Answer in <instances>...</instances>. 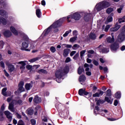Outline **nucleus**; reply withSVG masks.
I'll return each mask as SVG.
<instances>
[{
    "instance_id": "1",
    "label": "nucleus",
    "mask_w": 125,
    "mask_h": 125,
    "mask_svg": "<svg viewBox=\"0 0 125 125\" xmlns=\"http://www.w3.org/2000/svg\"><path fill=\"white\" fill-rule=\"evenodd\" d=\"M64 19H61L55 22L52 24L50 27H49L46 30H44L43 34L44 36H47L49 33L51 31V29H56V28H58V27H60L61 25H62V23H63V21Z\"/></svg>"
},
{
    "instance_id": "2",
    "label": "nucleus",
    "mask_w": 125,
    "mask_h": 125,
    "mask_svg": "<svg viewBox=\"0 0 125 125\" xmlns=\"http://www.w3.org/2000/svg\"><path fill=\"white\" fill-rule=\"evenodd\" d=\"M110 6V3L107 1H103L97 4L95 7V9L97 11H101L107 7Z\"/></svg>"
},
{
    "instance_id": "3",
    "label": "nucleus",
    "mask_w": 125,
    "mask_h": 125,
    "mask_svg": "<svg viewBox=\"0 0 125 125\" xmlns=\"http://www.w3.org/2000/svg\"><path fill=\"white\" fill-rule=\"evenodd\" d=\"M69 72V66H66L63 69L61 68L56 72L55 76L57 79H61L64 74Z\"/></svg>"
},
{
    "instance_id": "4",
    "label": "nucleus",
    "mask_w": 125,
    "mask_h": 125,
    "mask_svg": "<svg viewBox=\"0 0 125 125\" xmlns=\"http://www.w3.org/2000/svg\"><path fill=\"white\" fill-rule=\"evenodd\" d=\"M23 102L21 100H13L11 103L9 104V110H10L11 112H14V105H22Z\"/></svg>"
},
{
    "instance_id": "5",
    "label": "nucleus",
    "mask_w": 125,
    "mask_h": 125,
    "mask_svg": "<svg viewBox=\"0 0 125 125\" xmlns=\"http://www.w3.org/2000/svg\"><path fill=\"white\" fill-rule=\"evenodd\" d=\"M118 39L117 42H122L125 40V25L123 27L121 30V33L118 37Z\"/></svg>"
},
{
    "instance_id": "6",
    "label": "nucleus",
    "mask_w": 125,
    "mask_h": 125,
    "mask_svg": "<svg viewBox=\"0 0 125 125\" xmlns=\"http://www.w3.org/2000/svg\"><path fill=\"white\" fill-rule=\"evenodd\" d=\"M80 18H81V15H80V14L75 13L72 15H69L67 17V19L68 22H71L70 20H72V19H74V20L78 21L80 20Z\"/></svg>"
},
{
    "instance_id": "7",
    "label": "nucleus",
    "mask_w": 125,
    "mask_h": 125,
    "mask_svg": "<svg viewBox=\"0 0 125 125\" xmlns=\"http://www.w3.org/2000/svg\"><path fill=\"white\" fill-rule=\"evenodd\" d=\"M89 67L91 69L93 68V64H88L87 63L84 64V67L85 68V71H86V75L87 76H91V72L89 71Z\"/></svg>"
},
{
    "instance_id": "8",
    "label": "nucleus",
    "mask_w": 125,
    "mask_h": 125,
    "mask_svg": "<svg viewBox=\"0 0 125 125\" xmlns=\"http://www.w3.org/2000/svg\"><path fill=\"white\" fill-rule=\"evenodd\" d=\"M119 43H117V42H115L113 44H112L110 45V49L111 50V51H117V50H118V49H119Z\"/></svg>"
},
{
    "instance_id": "9",
    "label": "nucleus",
    "mask_w": 125,
    "mask_h": 125,
    "mask_svg": "<svg viewBox=\"0 0 125 125\" xmlns=\"http://www.w3.org/2000/svg\"><path fill=\"white\" fill-rule=\"evenodd\" d=\"M29 46L28 41H24L22 43L21 50H25V51H30V49H26Z\"/></svg>"
},
{
    "instance_id": "10",
    "label": "nucleus",
    "mask_w": 125,
    "mask_h": 125,
    "mask_svg": "<svg viewBox=\"0 0 125 125\" xmlns=\"http://www.w3.org/2000/svg\"><path fill=\"white\" fill-rule=\"evenodd\" d=\"M23 86H24V82L22 81L19 84V89H18L19 92H23V91H25V88L23 87Z\"/></svg>"
},
{
    "instance_id": "11",
    "label": "nucleus",
    "mask_w": 125,
    "mask_h": 125,
    "mask_svg": "<svg viewBox=\"0 0 125 125\" xmlns=\"http://www.w3.org/2000/svg\"><path fill=\"white\" fill-rule=\"evenodd\" d=\"M4 113L7 119L9 120L10 122H11V120H12V114H11V113H10L8 110H6L4 112Z\"/></svg>"
},
{
    "instance_id": "12",
    "label": "nucleus",
    "mask_w": 125,
    "mask_h": 125,
    "mask_svg": "<svg viewBox=\"0 0 125 125\" xmlns=\"http://www.w3.org/2000/svg\"><path fill=\"white\" fill-rule=\"evenodd\" d=\"M98 47L100 48V52H102V53H108L109 51V48H104L102 49L101 48L103 47V45H100Z\"/></svg>"
},
{
    "instance_id": "13",
    "label": "nucleus",
    "mask_w": 125,
    "mask_h": 125,
    "mask_svg": "<svg viewBox=\"0 0 125 125\" xmlns=\"http://www.w3.org/2000/svg\"><path fill=\"white\" fill-rule=\"evenodd\" d=\"M121 28V25H119L118 23H116L114 27H111L110 29V32H117Z\"/></svg>"
},
{
    "instance_id": "14",
    "label": "nucleus",
    "mask_w": 125,
    "mask_h": 125,
    "mask_svg": "<svg viewBox=\"0 0 125 125\" xmlns=\"http://www.w3.org/2000/svg\"><path fill=\"white\" fill-rule=\"evenodd\" d=\"M3 35L5 38H10L12 36V33L10 31L6 30L3 32Z\"/></svg>"
},
{
    "instance_id": "15",
    "label": "nucleus",
    "mask_w": 125,
    "mask_h": 125,
    "mask_svg": "<svg viewBox=\"0 0 125 125\" xmlns=\"http://www.w3.org/2000/svg\"><path fill=\"white\" fill-rule=\"evenodd\" d=\"M79 94L81 96H83V94L84 95H87V94H88V92L85 91V89H80L79 90Z\"/></svg>"
},
{
    "instance_id": "16",
    "label": "nucleus",
    "mask_w": 125,
    "mask_h": 125,
    "mask_svg": "<svg viewBox=\"0 0 125 125\" xmlns=\"http://www.w3.org/2000/svg\"><path fill=\"white\" fill-rule=\"evenodd\" d=\"M103 93L104 92L101 90H99V92H97L94 94H93V97H99L100 96H102L103 95Z\"/></svg>"
},
{
    "instance_id": "17",
    "label": "nucleus",
    "mask_w": 125,
    "mask_h": 125,
    "mask_svg": "<svg viewBox=\"0 0 125 125\" xmlns=\"http://www.w3.org/2000/svg\"><path fill=\"white\" fill-rule=\"evenodd\" d=\"M6 90H7V88H4L2 89V94L4 96H9V95H11V92H10L9 94H7V92H6Z\"/></svg>"
},
{
    "instance_id": "18",
    "label": "nucleus",
    "mask_w": 125,
    "mask_h": 125,
    "mask_svg": "<svg viewBox=\"0 0 125 125\" xmlns=\"http://www.w3.org/2000/svg\"><path fill=\"white\" fill-rule=\"evenodd\" d=\"M90 16H91V14L86 13L84 17V20L86 22H88V21H89V19H90Z\"/></svg>"
},
{
    "instance_id": "19",
    "label": "nucleus",
    "mask_w": 125,
    "mask_h": 125,
    "mask_svg": "<svg viewBox=\"0 0 125 125\" xmlns=\"http://www.w3.org/2000/svg\"><path fill=\"white\" fill-rule=\"evenodd\" d=\"M33 101L35 103L38 104V103H41L42 102V99L38 96H35Z\"/></svg>"
},
{
    "instance_id": "20",
    "label": "nucleus",
    "mask_w": 125,
    "mask_h": 125,
    "mask_svg": "<svg viewBox=\"0 0 125 125\" xmlns=\"http://www.w3.org/2000/svg\"><path fill=\"white\" fill-rule=\"evenodd\" d=\"M2 24V25H6L7 24V21L3 18L0 17V25Z\"/></svg>"
},
{
    "instance_id": "21",
    "label": "nucleus",
    "mask_w": 125,
    "mask_h": 125,
    "mask_svg": "<svg viewBox=\"0 0 125 125\" xmlns=\"http://www.w3.org/2000/svg\"><path fill=\"white\" fill-rule=\"evenodd\" d=\"M10 29V31L12 32V33H13V34H14V35L15 36H17V35H18V31L16 30V29H15L14 27L11 26Z\"/></svg>"
},
{
    "instance_id": "22",
    "label": "nucleus",
    "mask_w": 125,
    "mask_h": 125,
    "mask_svg": "<svg viewBox=\"0 0 125 125\" xmlns=\"http://www.w3.org/2000/svg\"><path fill=\"white\" fill-rule=\"evenodd\" d=\"M106 42L108 43H113L115 42V38H112L111 37H108L106 38Z\"/></svg>"
},
{
    "instance_id": "23",
    "label": "nucleus",
    "mask_w": 125,
    "mask_h": 125,
    "mask_svg": "<svg viewBox=\"0 0 125 125\" xmlns=\"http://www.w3.org/2000/svg\"><path fill=\"white\" fill-rule=\"evenodd\" d=\"M89 39L91 40H96V34L94 33H90L89 35Z\"/></svg>"
},
{
    "instance_id": "24",
    "label": "nucleus",
    "mask_w": 125,
    "mask_h": 125,
    "mask_svg": "<svg viewBox=\"0 0 125 125\" xmlns=\"http://www.w3.org/2000/svg\"><path fill=\"white\" fill-rule=\"evenodd\" d=\"M25 87L26 90H30V89L33 87V85L31 83H26L25 85Z\"/></svg>"
},
{
    "instance_id": "25",
    "label": "nucleus",
    "mask_w": 125,
    "mask_h": 125,
    "mask_svg": "<svg viewBox=\"0 0 125 125\" xmlns=\"http://www.w3.org/2000/svg\"><path fill=\"white\" fill-rule=\"evenodd\" d=\"M69 50L68 49H64L63 54L64 57H67L69 55Z\"/></svg>"
},
{
    "instance_id": "26",
    "label": "nucleus",
    "mask_w": 125,
    "mask_h": 125,
    "mask_svg": "<svg viewBox=\"0 0 125 125\" xmlns=\"http://www.w3.org/2000/svg\"><path fill=\"white\" fill-rule=\"evenodd\" d=\"M36 15L38 18H41V17H42V12L40 9H38L36 10Z\"/></svg>"
},
{
    "instance_id": "27",
    "label": "nucleus",
    "mask_w": 125,
    "mask_h": 125,
    "mask_svg": "<svg viewBox=\"0 0 125 125\" xmlns=\"http://www.w3.org/2000/svg\"><path fill=\"white\" fill-rule=\"evenodd\" d=\"M0 15H1V16H3V17H6V15H7V13H6L5 11L1 10H0Z\"/></svg>"
},
{
    "instance_id": "28",
    "label": "nucleus",
    "mask_w": 125,
    "mask_h": 125,
    "mask_svg": "<svg viewBox=\"0 0 125 125\" xmlns=\"http://www.w3.org/2000/svg\"><path fill=\"white\" fill-rule=\"evenodd\" d=\"M114 16V14H111V16H109L107 18V21L108 22H112L113 21V17L112 16Z\"/></svg>"
},
{
    "instance_id": "29",
    "label": "nucleus",
    "mask_w": 125,
    "mask_h": 125,
    "mask_svg": "<svg viewBox=\"0 0 125 125\" xmlns=\"http://www.w3.org/2000/svg\"><path fill=\"white\" fill-rule=\"evenodd\" d=\"M72 33V30L69 29L68 31H66L65 33L63 35V37L64 38H66V37H67L69 34Z\"/></svg>"
},
{
    "instance_id": "30",
    "label": "nucleus",
    "mask_w": 125,
    "mask_h": 125,
    "mask_svg": "<svg viewBox=\"0 0 125 125\" xmlns=\"http://www.w3.org/2000/svg\"><path fill=\"white\" fill-rule=\"evenodd\" d=\"M8 70L9 71H10V72H13V71H14V65H12V64H10V65H9V66H8Z\"/></svg>"
},
{
    "instance_id": "31",
    "label": "nucleus",
    "mask_w": 125,
    "mask_h": 125,
    "mask_svg": "<svg viewBox=\"0 0 125 125\" xmlns=\"http://www.w3.org/2000/svg\"><path fill=\"white\" fill-rule=\"evenodd\" d=\"M86 80V79L84 75L81 76L79 77V82H84Z\"/></svg>"
},
{
    "instance_id": "32",
    "label": "nucleus",
    "mask_w": 125,
    "mask_h": 125,
    "mask_svg": "<svg viewBox=\"0 0 125 125\" xmlns=\"http://www.w3.org/2000/svg\"><path fill=\"white\" fill-rule=\"evenodd\" d=\"M84 72V69L82 67H81V66H80L78 68V73L79 75H81V74H82V73Z\"/></svg>"
},
{
    "instance_id": "33",
    "label": "nucleus",
    "mask_w": 125,
    "mask_h": 125,
    "mask_svg": "<svg viewBox=\"0 0 125 125\" xmlns=\"http://www.w3.org/2000/svg\"><path fill=\"white\" fill-rule=\"evenodd\" d=\"M114 11V8H108L106 9V13L107 14H110L111 12H113Z\"/></svg>"
},
{
    "instance_id": "34",
    "label": "nucleus",
    "mask_w": 125,
    "mask_h": 125,
    "mask_svg": "<svg viewBox=\"0 0 125 125\" xmlns=\"http://www.w3.org/2000/svg\"><path fill=\"white\" fill-rule=\"evenodd\" d=\"M33 112H34V110L32 108H28L27 109V114H28V115H30V116L33 115Z\"/></svg>"
},
{
    "instance_id": "35",
    "label": "nucleus",
    "mask_w": 125,
    "mask_h": 125,
    "mask_svg": "<svg viewBox=\"0 0 125 125\" xmlns=\"http://www.w3.org/2000/svg\"><path fill=\"white\" fill-rule=\"evenodd\" d=\"M77 39H78V37L77 36H75L70 38L69 40V42H76V41H77Z\"/></svg>"
},
{
    "instance_id": "36",
    "label": "nucleus",
    "mask_w": 125,
    "mask_h": 125,
    "mask_svg": "<svg viewBox=\"0 0 125 125\" xmlns=\"http://www.w3.org/2000/svg\"><path fill=\"white\" fill-rule=\"evenodd\" d=\"M115 97H116V98H117V99H120V98H121V92H117L115 94Z\"/></svg>"
},
{
    "instance_id": "37",
    "label": "nucleus",
    "mask_w": 125,
    "mask_h": 125,
    "mask_svg": "<svg viewBox=\"0 0 125 125\" xmlns=\"http://www.w3.org/2000/svg\"><path fill=\"white\" fill-rule=\"evenodd\" d=\"M104 99L105 101H107L108 103H109V104H112V103H113V100H111L109 98L105 97Z\"/></svg>"
},
{
    "instance_id": "38",
    "label": "nucleus",
    "mask_w": 125,
    "mask_h": 125,
    "mask_svg": "<svg viewBox=\"0 0 125 125\" xmlns=\"http://www.w3.org/2000/svg\"><path fill=\"white\" fill-rule=\"evenodd\" d=\"M39 74H47V71L44 69H41L38 71Z\"/></svg>"
},
{
    "instance_id": "39",
    "label": "nucleus",
    "mask_w": 125,
    "mask_h": 125,
    "mask_svg": "<svg viewBox=\"0 0 125 125\" xmlns=\"http://www.w3.org/2000/svg\"><path fill=\"white\" fill-rule=\"evenodd\" d=\"M40 59V58L37 57L35 58H33L30 60H29V62H31V63H34V62H36V61H38Z\"/></svg>"
},
{
    "instance_id": "40",
    "label": "nucleus",
    "mask_w": 125,
    "mask_h": 125,
    "mask_svg": "<svg viewBox=\"0 0 125 125\" xmlns=\"http://www.w3.org/2000/svg\"><path fill=\"white\" fill-rule=\"evenodd\" d=\"M26 62H27V61H21V62H18V64H20L21 65V66H26Z\"/></svg>"
},
{
    "instance_id": "41",
    "label": "nucleus",
    "mask_w": 125,
    "mask_h": 125,
    "mask_svg": "<svg viewBox=\"0 0 125 125\" xmlns=\"http://www.w3.org/2000/svg\"><path fill=\"white\" fill-rule=\"evenodd\" d=\"M18 125H25V123L22 120H20L18 122Z\"/></svg>"
},
{
    "instance_id": "42",
    "label": "nucleus",
    "mask_w": 125,
    "mask_h": 125,
    "mask_svg": "<svg viewBox=\"0 0 125 125\" xmlns=\"http://www.w3.org/2000/svg\"><path fill=\"white\" fill-rule=\"evenodd\" d=\"M106 93H107L106 96H108L109 97H110L111 95H112V92L110 89L107 90L106 91Z\"/></svg>"
},
{
    "instance_id": "43",
    "label": "nucleus",
    "mask_w": 125,
    "mask_h": 125,
    "mask_svg": "<svg viewBox=\"0 0 125 125\" xmlns=\"http://www.w3.org/2000/svg\"><path fill=\"white\" fill-rule=\"evenodd\" d=\"M50 51L52 52V53H54L55 51H56V49H55V47L51 46L50 48Z\"/></svg>"
},
{
    "instance_id": "44",
    "label": "nucleus",
    "mask_w": 125,
    "mask_h": 125,
    "mask_svg": "<svg viewBox=\"0 0 125 125\" xmlns=\"http://www.w3.org/2000/svg\"><path fill=\"white\" fill-rule=\"evenodd\" d=\"M86 52V50H83L80 52V57H83V55H84V54Z\"/></svg>"
},
{
    "instance_id": "45",
    "label": "nucleus",
    "mask_w": 125,
    "mask_h": 125,
    "mask_svg": "<svg viewBox=\"0 0 125 125\" xmlns=\"http://www.w3.org/2000/svg\"><path fill=\"white\" fill-rule=\"evenodd\" d=\"M103 103H104V101H101V100H99L97 102V105H100V104H103Z\"/></svg>"
},
{
    "instance_id": "46",
    "label": "nucleus",
    "mask_w": 125,
    "mask_h": 125,
    "mask_svg": "<svg viewBox=\"0 0 125 125\" xmlns=\"http://www.w3.org/2000/svg\"><path fill=\"white\" fill-rule=\"evenodd\" d=\"M93 63L94 65H95V66H98V65H99L98 62L95 60H93Z\"/></svg>"
},
{
    "instance_id": "47",
    "label": "nucleus",
    "mask_w": 125,
    "mask_h": 125,
    "mask_svg": "<svg viewBox=\"0 0 125 125\" xmlns=\"http://www.w3.org/2000/svg\"><path fill=\"white\" fill-rule=\"evenodd\" d=\"M118 22H119V24H121L122 23H125V20H124V19L123 18H120L119 19Z\"/></svg>"
},
{
    "instance_id": "48",
    "label": "nucleus",
    "mask_w": 125,
    "mask_h": 125,
    "mask_svg": "<svg viewBox=\"0 0 125 125\" xmlns=\"http://www.w3.org/2000/svg\"><path fill=\"white\" fill-rule=\"evenodd\" d=\"M3 120V113L1 112V111H0V120L2 121Z\"/></svg>"
},
{
    "instance_id": "49",
    "label": "nucleus",
    "mask_w": 125,
    "mask_h": 125,
    "mask_svg": "<svg viewBox=\"0 0 125 125\" xmlns=\"http://www.w3.org/2000/svg\"><path fill=\"white\" fill-rule=\"evenodd\" d=\"M110 27H111V26H110V25H106L104 29L105 32H107V31H108V30L110 29Z\"/></svg>"
},
{
    "instance_id": "50",
    "label": "nucleus",
    "mask_w": 125,
    "mask_h": 125,
    "mask_svg": "<svg viewBox=\"0 0 125 125\" xmlns=\"http://www.w3.org/2000/svg\"><path fill=\"white\" fill-rule=\"evenodd\" d=\"M0 66L2 68H3V69L5 68V66L4 65V62H0Z\"/></svg>"
},
{
    "instance_id": "51",
    "label": "nucleus",
    "mask_w": 125,
    "mask_h": 125,
    "mask_svg": "<svg viewBox=\"0 0 125 125\" xmlns=\"http://www.w3.org/2000/svg\"><path fill=\"white\" fill-rule=\"evenodd\" d=\"M80 47V45H79L78 44H75L74 45L73 47V49L74 50L77 49V48H79Z\"/></svg>"
},
{
    "instance_id": "52",
    "label": "nucleus",
    "mask_w": 125,
    "mask_h": 125,
    "mask_svg": "<svg viewBox=\"0 0 125 125\" xmlns=\"http://www.w3.org/2000/svg\"><path fill=\"white\" fill-rule=\"evenodd\" d=\"M79 53H76V55L73 57V59H74V60H77V59H78V57H79Z\"/></svg>"
},
{
    "instance_id": "53",
    "label": "nucleus",
    "mask_w": 125,
    "mask_h": 125,
    "mask_svg": "<svg viewBox=\"0 0 125 125\" xmlns=\"http://www.w3.org/2000/svg\"><path fill=\"white\" fill-rule=\"evenodd\" d=\"M3 45H4V42L3 41H0V46L1 48H3Z\"/></svg>"
},
{
    "instance_id": "54",
    "label": "nucleus",
    "mask_w": 125,
    "mask_h": 125,
    "mask_svg": "<svg viewBox=\"0 0 125 125\" xmlns=\"http://www.w3.org/2000/svg\"><path fill=\"white\" fill-rule=\"evenodd\" d=\"M16 116L18 119H21L22 117L21 116V115L19 114V113H16Z\"/></svg>"
},
{
    "instance_id": "55",
    "label": "nucleus",
    "mask_w": 125,
    "mask_h": 125,
    "mask_svg": "<svg viewBox=\"0 0 125 125\" xmlns=\"http://www.w3.org/2000/svg\"><path fill=\"white\" fill-rule=\"evenodd\" d=\"M77 53V51H73L70 53V56H74V55H75V54H76V53Z\"/></svg>"
},
{
    "instance_id": "56",
    "label": "nucleus",
    "mask_w": 125,
    "mask_h": 125,
    "mask_svg": "<svg viewBox=\"0 0 125 125\" xmlns=\"http://www.w3.org/2000/svg\"><path fill=\"white\" fill-rule=\"evenodd\" d=\"M71 61V58L70 57H67L65 60V63H68Z\"/></svg>"
},
{
    "instance_id": "57",
    "label": "nucleus",
    "mask_w": 125,
    "mask_h": 125,
    "mask_svg": "<svg viewBox=\"0 0 125 125\" xmlns=\"http://www.w3.org/2000/svg\"><path fill=\"white\" fill-rule=\"evenodd\" d=\"M26 68L28 70H31L32 69V65H27L26 66Z\"/></svg>"
},
{
    "instance_id": "58",
    "label": "nucleus",
    "mask_w": 125,
    "mask_h": 125,
    "mask_svg": "<svg viewBox=\"0 0 125 125\" xmlns=\"http://www.w3.org/2000/svg\"><path fill=\"white\" fill-rule=\"evenodd\" d=\"M4 109H5V107H4V104H3L1 105V110H0L2 113V111H4Z\"/></svg>"
},
{
    "instance_id": "59",
    "label": "nucleus",
    "mask_w": 125,
    "mask_h": 125,
    "mask_svg": "<svg viewBox=\"0 0 125 125\" xmlns=\"http://www.w3.org/2000/svg\"><path fill=\"white\" fill-rule=\"evenodd\" d=\"M3 72L4 73V74L6 76V77H9V74H8V73H7V72L6 71V70H4Z\"/></svg>"
},
{
    "instance_id": "60",
    "label": "nucleus",
    "mask_w": 125,
    "mask_h": 125,
    "mask_svg": "<svg viewBox=\"0 0 125 125\" xmlns=\"http://www.w3.org/2000/svg\"><path fill=\"white\" fill-rule=\"evenodd\" d=\"M31 123L32 125H36V120H35L34 119H31Z\"/></svg>"
},
{
    "instance_id": "61",
    "label": "nucleus",
    "mask_w": 125,
    "mask_h": 125,
    "mask_svg": "<svg viewBox=\"0 0 125 125\" xmlns=\"http://www.w3.org/2000/svg\"><path fill=\"white\" fill-rule=\"evenodd\" d=\"M122 10H123V7H120L117 9L118 13H122Z\"/></svg>"
},
{
    "instance_id": "62",
    "label": "nucleus",
    "mask_w": 125,
    "mask_h": 125,
    "mask_svg": "<svg viewBox=\"0 0 125 125\" xmlns=\"http://www.w3.org/2000/svg\"><path fill=\"white\" fill-rule=\"evenodd\" d=\"M118 104H119V102H118V100H115L114 103V106H118Z\"/></svg>"
},
{
    "instance_id": "63",
    "label": "nucleus",
    "mask_w": 125,
    "mask_h": 125,
    "mask_svg": "<svg viewBox=\"0 0 125 125\" xmlns=\"http://www.w3.org/2000/svg\"><path fill=\"white\" fill-rule=\"evenodd\" d=\"M88 53H89L90 54H93L94 53V51L92 50H90L87 51Z\"/></svg>"
},
{
    "instance_id": "64",
    "label": "nucleus",
    "mask_w": 125,
    "mask_h": 125,
    "mask_svg": "<svg viewBox=\"0 0 125 125\" xmlns=\"http://www.w3.org/2000/svg\"><path fill=\"white\" fill-rule=\"evenodd\" d=\"M91 60L88 58L86 59V62H88L89 64H90L91 63Z\"/></svg>"
}]
</instances>
